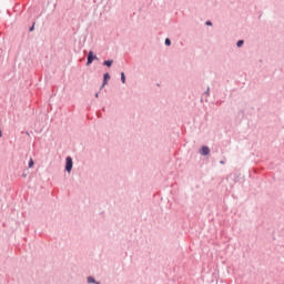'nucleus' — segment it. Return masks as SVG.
Returning <instances> with one entry per match:
<instances>
[{"instance_id": "obj_2", "label": "nucleus", "mask_w": 284, "mask_h": 284, "mask_svg": "<svg viewBox=\"0 0 284 284\" xmlns=\"http://www.w3.org/2000/svg\"><path fill=\"white\" fill-rule=\"evenodd\" d=\"M65 170L72 172V158L68 156L65 162Z\"/></svg>"}, {"instance_id": "obj_11", "label": "nucleus", "mask_w": 284, "mask_h": 284, "mask_svg": "<svg viewBox=\"0 0 284 284\" xmlns=\"http://www.w3.org/2000/svg\"><path fill=\"white\" fill-rule=\"evenodd\" d=\"M204 94H206V97H210V87H207L206 91L204 92Z\"/></svg>"}, {"instance_id": "obj_10", "label": "nucleus", "mask_w": 284, "mask_h": 284, "mask_svg": "<svg viewBox=\"0 0 284 284\" xmlns=\"http://www.w3.org/2000/svg\"><path fill=\"white\" fill-rule=\"evenodd\" d=\"M33 165H34V160L30 159L29 160V168H33Z\"/></svg>"}, {"instance_id": "obj_9", "label": "nucleus", "mask_w": 284, "mask_h": 284, "mask_svg": "<svg viewBox=\"0 0 284 284\" xmlns=\"http://www.w3.org/2000/svg\"><path fill=\"white\" fill-rule=\"evenodd\" d=\"M121 81H122V83H125V73H121Z\"/></svg>"}, {"instance_id": "obj_7", "label": "nucleus", "mask_w": 284, "mask_h": 284, "mask_svg": "<svg viewBox=\"0 0 284 284\" xmlns=\"http://www.w3.org/2000/svg\"><path fill=\"white\" fill-rule=\"evenodd\" d=\"M165 45H172V41L170 40V38L165 39Z\"/></svg>"}, {"instance_id": "obj_6", "label": "nucleus", "mask_w": 284, "mask_h": 284, "mask_svg": "<svg viewBox=\"0 0 284 284\" xmlns=\"http://www.w3.org/2000/svg\"><path fill=\"white\" fill-rule=\"evenodd\" d=\"M88 283H97V280H94V277L89 276L88 277Z\"/></svg>"}, {"instance_id": "obj_14", "label": "nucleus", "mask_w": 284, "mask_h": 284, "mask_svg": "<svg viewBox=\"0 0 284 284\" xmlns=\"http://www.w3.org/2000/svg\"><path fill=\"white\" fill-rule=\"evenodd\" d=\"M220 163H221V165H225V161H223V160L220 161Z\"/></svg>"}, {"instance_id": "obj_13", "label": "nucleus", "mask_w": 284, "mask_h": 284, "mask_svg": "<svg viewBox=\"0 0 284 284\" xmlns=\"http://www.w3.org/2000/svg\"><path fill=\"white\" fill-rule=\"evenodd\" d=\"M30 32H32V30H34V24L32 27H30Z\"/></svg>"}, {"instance_id": "obj_5", "label": "nucleus", "mask_w": 284, "mask_h": 284, "mask_svg": "<svg viewBox=\"0 0 284 284\" xmlns=\"http://www.w3.org/2000/svg\"><path fill=\"white\" fill-rule=\"evenodd\" d=\"M112 63H114V61H112V60H105V61L103 62V65H106V68H112Z\"/></svg>"}, {"instance_id": "obj_8", "label": "nucleus", "mask_w": 284, "mask_h": 284, "mask_svg": "<svg viewBox=\"0 0 284 284\" xmlns=\"http://www.w3.org/2000/svg\"><path fill=\"white\" fill-rule=\"evenodd\" d=\"M243 43H244L243 40H239L237 43H236L237 48H241L243 45Z\"/></svg>"}, {"instance_id": "obj_12", "label": "nucleus", "mask_w": 284, "mask_h": 284, "mask_svg": "<svg viewBox=\"0 0 284 284\" xmlns=\"http://www.w3.org/2000/svg\"><path fill=\"white\" fill-rule=\"evenodd\" d=\"M206 26H212V21H206Z\"/></svg>"}, {"instance_id": "obj_4", "label": "nucleus", "mask_w": 284, "mask_h": 284, "mask_svg": "<svg viewBox=\"0 0 284 284\" xmlns=\"http://www.w3.org/2000/svg\"><path fill=\"white\" fill-rule=\"evenodd\" d=\"M109 79H110V73H104V79H103L102 88H103V85H108V80Z\"/></svg>"}, {"instance_id": "obj_3", "label": "nucleus", "mask_w": 284, "mask_h": 284, "mask_svg": "<svg viewBox=\"0 0 284 284\" xmlns=\"http://www.w3.org/2000/svg\"><path fill=\"white\" fill-rule=\"evenodd\" d=\"M200 154H202V156H207V154H210V148L209 146H202Z\"/></svg>"}, {"instance_id": "obj_15", "label": "nucleus", "mask_w": 284, "mask_h": 284, "mask_svg": "<svg viewBox=\"0 0 284 284\" xmlns=\"http://www.w3.org/2000/svg\"><path fill=\"white\" fill-rule=\"evenodd\" d=\"M1 136H3V132H2L1 129H0V138H1Z\"/></svg>"}, {"instance_id": "obj_1", "label": "nucleus", "mask_w": 284, "mask_h": 284, "mask_svg": "<svg viewBox=\"0 0 284 284\" xmlns=\"http://www.w3.org/2000/svg\"><path fill=\"white\" fill-rule=\"evenodd\" d=\"M99 59L97 55H94V52L90 51L88 54L87 65H92V61Z\"/></svg>"}, {"instance_id": "obj_17", "label": "nucleus", "mask_w": 284, "mask_h": 284, "mask_svg": "<svg viewBox=\"0 0 284 284\" xmlns=\"http://www.w3.org/2000/svg\"><path fill=\"white\" fill-rule=\"evenodd\" d=\"M95 284H101V283H99V282H95Z\"/></svg>"}, {"instance_id": "obj_16", "label": "nucleus", "mask_w": 284, "mask_h": 284, "mask_svg": "<svg viewBox=\"0 0 284 284\" xmlns=\"http://www.w3.org/2000/svg\"><path fill=\"white\" fill-rule=\"evenodd\" d=\"M95 98H97V99L99 98V93L95 94Z\"/></svg>"}]
</instances>
